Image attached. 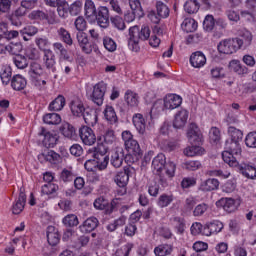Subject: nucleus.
<instances>
[{
    "instance_id": "obj_1",
    "label": "nucleus",
    "mask_w": 256,
    "mask_h": 256,
    "mask_svg": "<svg viewBox=\"0 0 256 256\" xmlns=\"http://www.w3.org/2000/svg\"><path fill=\"white\" fill-rule=\"evenodd\" d=\"M241 142L235 140H226L225 151L222 152V159L229 167H239V160L241 155Z\"/></svg>"
},
{
    "instance_id": "obj_2",
    "label": "nucleus",
    "mask_w": 256,
    "mask_h": 256,
    "mask_svg": "<svg viewBox=\"0 0 256 256\" xmlns=\"http://www.w3.org/2000/svg\"><path fill=\"white\" fill-rule=\"evenodd\" d=\"M122 139L128 152L126 159H129L131 157L130 161L132 163H135V161H139L141 157V146H139V142H137V140L133 138V134L131 133V131H123Z\"/></svg>"
},
{
    "instance_id": "obj_3",
    "label": "nucleus",
    "mask_w": 256,
    "mask_h": 256,
    "mask_svg": "<svg viewBox=\"0 0 256 256\" xmlns=\"http://www.w3.org/2000/svg\"><path fill=\"white\" fill-rule=\"evenodd\" d=\"M29 75L32 79L33 85H35L39 91L47 89V81L41 79V77L45 75V71L43 70V66H41V64L37 62L31 63Z\"/></svg>"
},
{
    "instance_id": "obj_4",
    "label": "nucleus",
    "mask_w": 256,
    "mask_h": 256,
    "mask_svg": "<svg viewBox=\"0 0 256 256\" xmlns=\"http://www.w3.org/2000/svg\"><path fill=\"white\" fill-rule=\"evenodd\" d=\"M241 47H243V39L229 38L219 42L218 51L224 55H233V53H237Z\"/></svg>"
},
{
    "instance_id": "obj_5",
    "label": "nucleus",
    "mask_w": 256,
    "mask_h": 256,
    "mask_svg": "<svg viewBox=\"0 0 256 256\" xmlns=\"http://www.w3.org/2000/svg\"><path fill=\"white\" fill-rule=\"evenodd\" d=\"M108 151L109 148L104 144L95 148L94 159H96L95 163L99 171H105V169H107V165H109V156H107Z\"/></svg>"
},
{
    "instance_id": "obj_6",
    "label": "nucleus",
    "mask_w": 256,
    "mask_h": 256,
    "mask_svg": "<svg viewBox=\"0 0 256 256\" xmlns=\"http://www.w3.org/2000/svg\"><path fill=\"white\" fill-rule=\"evenodd\" d=\"M187 137L189 143L191 145H201L203 141V134H201V130H199V126L195 123H191L188 127Z\"/></svg>"
},
{
    "instance_id": "obj_7",
    "label": "nucleus",
    "mask_w": 256,
    "mask_h": 256,
    "mask_svg": "<svg viewBox=\"0 0 256 256\" xmlns=\"http://www.w3.org/2000/svg\"><path fill=\"white\" fill-rule=\"evenodd\" d=\"M107 91V84L100 82L93 87V92L91 99L93 103L98 106L103 105V99L105 97V92Z\"/></svg>"
},
{
    "instance_id": "obj_8",
    "label": "nucleus",
    "mask_w": 256,
    "mask_h": 256,
    "mask_svg": "<svg viewBox=\"0 0 256 256\" xmlns=\"http://www.w3.org/2000/svg\"><path fill=\"white\" fill-rule=\"evenodd\" d=\"M79 135L82 143L84 145H95L97 142V136H95V132L93 129L89 128L88 126H83L79 129Z\"/></svg>"
},
{
    "instance_id": "obj_9",
    "label": "nucleus",
    "mask_w": 256,
    "mask_h": 256,
    "mask_svg": "<svg viewBox=\"0 0 256 256\" xmlns=\"http://www.w3.org/2000/svg\"><path fill=\"white\" fill-rule=\"evenodd\" d=\"M167 163V158L165 157V154L160 153L158 154L152 161V171L154 175H158L159 177H163L165 173V165Z\"/></svg>"
},
{
    "instance_id": "obj_10",
    "label": "nucleus",
    "mask_w": 256,
    "mask_h": 256,
    "mask_svg": "<svg viewBox=\"0 0 256 256\" xmlns=\"http://www.w3.org/2000/svg\"><path fill=\"white\" fill-rule=\"evenodd\" d=\"M96 21L99 27L107 29L109 27V8L106 6H100L96 10Z\"/></svg>"
},
{
    "instance_id": "obj_11",
    "label": "nucleus",
    "mask_w": 256,
    "mask_h": 256,
    "mask_svg": "<svg viewBox=\"0 0 256 256\" xmlns=\"http://www.w3.org/2000/svg\"><path fill=\"white\" fill-rule=\"evenodd\" d=\"M223 227V222L219 220L209 222L204 226L203 235H206V237H210V235H217V233H221V231H223Z\"/></svg>"
},
{
    "instance_id": "obj_12",
    "label": "nucleus",
    "mask_w": 256,
    "mask_h": 256,
    "mask_svg": "<svg viewBox=\"0 0 256 256\" xmlns=\"http://www.w3.org/2000/svg\"><path fill=\"white\" fill-rule=\"evenodd\" d=\"M125 159V150L123 147H116L111 155V165L115 167V169H119L123 165V161Z\"/></svg>"
},
{
    "instance_id": "obj_13",
    "label": "nucleus",
    "mask_w": 256,
    "mask_h": 256,
    "mask_svg": "<svg viewBox=\"0 0 256 256\" xmlns=\"http://www.w3.org/2000/svg\"><path fill=\"white\" fill-rule=\"evenodd\" d=\"M187 119H189V111L186 109L179 110L174 116L173 127L183 129L187 125Z\"/></svg>"
},
{
    "instance_id": "obj_14",
    "label": "nucleus",
    "mask_w": 256,
    "mask_h": 256,
    "mask_svg": "<svg viewBox=\"0 0 256 256\" xmlns=\"http://www.w3.org/2000/svg\"><path fill=\"white\" fill-rule=\"evenodd\" d=\"M181 103H183V98L177 94H168L164 98L165 109H177V107L181 106Z\"/></svg>"
},
{
    "instance_id": "obj_15",
    "label": "nucleus",
    "mask_w": 256,
    "mask_h": 256,
    "mask_svg": "<svg viewBox=\"0 0 256 256\" xmlns=\"http://www.w3.org/2000/svg\"><path fill=\"white\" fill-rule=\"evenodd\" d=\"M25 203H27V195L21 191L18 198L12 204L11 211L13 215H21L23 209H25Z\"/></svg>"
},
{
    "instance_id": "obj_16",
    "label": "nucleus",
    "mask_w": 256,
    "mask_h": 256,
    "mask_svg": "<svg viewBox=\"0 0 256 256\" xmlns=\"http://www.w3.org/2000/svg\"><path fill=\"white\" fill-rule=\"evenodd\" d=\"M40 135H43V145L47 148H53L57 145V141H59V136L55 132H49L45 129H42Z\"/></svg>"
},
{
    "instance_id": "obj_17",
    "label": "nucleus",
    "mask_w": 256,
    "mask_h": 256,
    "mask_svg": "<svg viewBox=\"0 0 256 256\" xmlns=\"http://www.w3.org/2000/svg\"><path fill=\"white\" fill-rule=\"evenodd\" d=\"M207 63V58L205 57V54L201 51H197L192 53L190 56V65L194 67L195 69H201V67H205V64Z\"/></svg>"
},
{
    "instance_id": "obj_18",
    "label": "nucleus",
    "mask_w": 256,
    "mask_h": 256,
    "mask_svg": "<svg viewBox=\"0 0 256 256\" xmlns=\"http://www.w3.org/2000/svg\"><path fill=\"white\" fill-rule=\"evenodd\" d=\"M129 173H131V170L129 168H124L123 171L116 173V175L114 176V182L118 187H127L129 183Z\"/></svg>"
},
{
    "instance_id": "obj_19",
    "label": "nucleus",
    "mask_w": 256,
    "mask_h": 256,
    "mask_svg": "<svg viewBox=\"0 0 256 256\" xmlns=\"http://www.w3.org/2000/svg\"><path fill=\"white\" fill-rule=\"evenodd\" d=\"M0 51L1 53H10V55L20 56L19 53L23 51V45L19 42L17 43H10L8 45L0 44Z\"/></svg>"
},
{
    "instance_id": "obj_20",
    "label": "nucleus",
    "mask_w": 256,
    "mask_h": 256,
    "mask_svg": "<svg viewBox=\"0 0 256 256\" xmlns=\"http://www.w3.org/2000/svg\"><path fill=\"white\" fill-rule=\"evenodd\" d=\"M86 110L87 108H85L81 100L74 99L70 102V111L74 117H83Z\"/></svg>"
},
{
    "instance_id": "obj_21",
    "label": "nucleus",
    "mask_w": 256,
    "mask_h": 256,
    "mask_svg": "<svg viewBox=\"0 0 256 256\" xmlns=\"http://www.w3.org/2000/svg\"><path fill=\"white\" fill-rule=\"evenodd\" d=\"M43 61L45 67L51 69L52 73L57 71V68L55 67L57 61H55V53H53L52 50H45Z\"/></svg>"
},
{
    "instance_id": "obj_22",
    "label": "nucleus",
    "mask_w": 256,
    "mask_h": 256,
    "mask_svg": "<svg viewBox=\"0 0 256 256\" xmlns=\"http://www.w3.org/2000/svg\"><path fill=\"white\" fill-rule=\"evenodd\" d=\"M94 207L99 211H106L108 215L113 213V204L109 203V200L103 197H99L94 201Z\"/></svg>"
},
{
    "instance_id": "obj_23",
    "label": "nucleus",
    "mask_w": 256,
    "mask_h": 256,
    "mask_svg": "<svg viewBox=\"0 0 256 256\" xmlns=\"http://www.w3.org/2000/svg\"><path fill=\"white\" fill-rule=\"evenodd\" d=\"M60 155L53 150H44L39 156L38 159L43 163L48 161L49 163H57L60 159Z\"/></svg>"
},
{
    "instance_id": "obj_24",
    "label": "nucleus",
    "mask_w": 256,
    "mask_h": 256,
    "mask_svg": "<svg viewBox=\"0 0 256 256\" xmlns=\"http://www.w3.org/2000/svg\"><path fill=\"white\" fill-rule=\"evenodd\" d=\"M27 15L26 9L20 4V6L10 15L9 21L15 25L16 27H19L21 25V17H25Z\"/></svg>"
},
{
    "instance_id": "obj_25",
    "label": "nucleus",
    "mask_w": 256,
    "mask_h": 256,
    "mask_svg": "<svg viewBox=\"0 0 256 256\" xmlns=\"http://www.w3.org/2000/svg\"><path fill=\"white\" fill-rule=\"evenodd\" d=\"M97 225H99V220L95 217H90L80 226V231L82 233H91V231L97 229Z\"/></svg>"
},
{
    "instance_id": "obj_26",
    "label": "nucleus",
    "mask_w": 256,
    "mask_h": 256,
    "mask_svg": "<svg viewBox=\"0 0 256 256\" xmlns=\"http://www.w3.org/2000/svg\"><path fill=\"white\" fill-rule=\"evenodd\" d=\"M133 125L140 135L145 134L146 122L143 114H135L132 118Z\"/></svg>"
},
{
    "instance_id": "obj_27",
    "label": "nucleus",
    "mask_w": 256,
    "mask_h": 256,
    "mask_svg": "<svg viewBox=\"0 0 256 256\" xmlns=\"http://www.w3.org/2000/svg\"><path fill=\"white\" fill-rule=\"evenodd\" d=\"M47 240L49 245H51L52 247L58 245L59 241L61 240L59 232L53 226H48L47 228Z\"/></svg>"
},
{
    "instance_id": "obj_28",
    "label": "nucleus",
    "mask_w": 256,
    "mask_h": 256,
    "mask_svg": "<svg viewBox=\"0 0 256 256\" xmlns=\"http://www.w3.org/2000/svg\"><path fill=\"white\" fill-rule=\"evenodd\" d=\"M218 203L227 213H234V211H237V204L233 198H221Z\"/></svg>"
},
{
    "instance_id": "obj_29",
    "label": "nucleus",
    "mask_w": 256,
    "mask_h": 256,
    "mask_svg": "<svg viewBox=\"0 0 256 256\" xmlns=\"http://www.w3.org/2000/svg\"><path fill=\"white\" fill-rule=\"evenodd\" d=\"M82 117L86 125H90L91 127H95V125H97V112H95V110L86 108V110L82 114Z\"/></svg>"
},
{
    "instance_id": "obj_30",
    "label": "nucleus",
    "mask_w": 256,
    "mask_h": 256,
    "mask_svg": "<svg viewBox=\"0 0 256 256\" xmlns=\"http://www.w3.org/2000/svg\"><path fill=\"white\" fill-rule=\"evenodd\" d=\"M0 37H4V39H17L19 37V31L16 30H7V23H0Z\"/></svg>"
},
{
    "instance_id": "obj_31",
    "label": "nucleus",
    "mask_w": 256,
    "mask_h": 256,
    "mask_svg": "<svg viewBox=\"0 0 256 256\" xmlns=\"http://www.w3.org/2000/svg\"><path fill=\"white\" fill-rule=\"evenodd\" d=\"M239 170L241 171L242 175L244 177H247V179H256V168L255 166L249 165V164H241L239 166Z\"/></svg>"
},
{
    "instance_id": "obj_32",
    "label": "nucleus",
    "mask_w": 256,
    "mask_h": 256,
    "mask_svg": "<svg viewBox=\"0 0 256 256\" xmlns=\"http://www.w3.org/2000/svg\"><path fill=\"white\" fill-rule=\"evenodd\" d=\"M11 86L14 89V91H23L25 87H27V80L23 78L21 75H15L12 78Z\"/></svg>"
},
{
    "instance_id": "obj_33",
    "label": "nucleus",
    "mask_w": 256,
    "mask_h": 256,
    "mask_svg": "<svg viewBox=\"0 0 256 256\" xmlns=\"http://www.w3.org/2000/svg\"><path fill=\"white\" fill-rule=\"evenodd\" d=\"M201 144H192V146H188L184 149V155L186 157H195L196 155H203L205 153V149H203Z\"/></svg>"
},
{
    "instance_id": "obj_34",
    "label": "nucleus",
    "mask_w": 256,
    "mask_h": 256,
    "mask_svg": "<svg viewBox=\"0 0 256 256\" xmlns=\"http://www.w3.org/2000/svg\"><path fill=\"white\" fill-rule=\"evenodd\" d=\"M124 99L130 107H137L139 105V96L131 90L125 92Z\"/></svg>"
},
{
    "instance_id": "obj_35",
    "label": "nucleus",
    "mask_w": 256,
    "mask_h": 256,
    "mask_svg": "<svg viewBox=\"0 0 256 256\" xmlns=\"http://www.w3.org/2000/svg\"><path fill=\"white\" fill-rule=\"evenodd\" d=\"M230 70L238 75H247L248 69L238 60H232L229 64Z\"/></svg>"
},
{
    "instance_id": "obj_36",
    "label": "nucleus",
    "mask_w": 256,
    "mask_h": 256,
    "mask_svg": "<svg viewBox=\"0 0 256 256\" xmlns=\"http://www.w3.org/2000/svg\"><path fill=\"white\" fill-rule=\"evenodd\" d=\"M181 28L185 33H193L197 31V22L193 18H186L181 24Z\"/></svg>"
},
{
    "instance_id": "obj_37",
    "label": "nucleus",
    "mask_w": 256,
    "mask_h": 256,
    "mask_svg": "<svg viewBox=\"0 0 256 256\" xmlns=\"http://www.w3.org/2000/svg\"><path fill=\"white\" fill-rule=\"evenodd\" d=\"M156 256H167L173 253V246L171 244H161L154 249Z\"/></svg>"
},
{
    "instance_id": "obj_38",
    "label": "nucleus",
    "mask_w": 256,
    "mask_h": 256,
    "mask_svg": "<svg viewBox=\"0 0 256 256\" xmlns=\"http://www.w3.org/2000/svg\"><path fill=\"white\" fill-rule=\"evenodd\" d=\"M65 107V97L63 95H59L49 104L50 111H61Z\"/></svg>"
},
{
    "instance_id": "obj_39",
    "label": "nucleus",
    "mask_w": 256,
    "mask_h": 256,
    "mask_svg": "<svg viewBox=\"0 0 256 256\" xmlns=\"http://www.w3.org/2000/svg\"><path fill=\"white\" fill-rule=\"evenodd\" d=\"M56 7L59 17H61L62 19H67V17L69 16V3L65 0H61L60 2H58V5H56Z\"/></svg>"
},
{
    "instance_id": "obj_40",
    "label": "nucleus",
    "mask_w": 256,
    "mask_h": 256,
    "mask_svg": "<svg viewBox=\"0 0 256 256\" xmlns=\"http://www.w3.org/2000/svg\"><path fill=\"white\" fill-rule=\"evenodd\" d=\"M218 187H219V180L215 178H211L204 181L201 184L200 189L202 191H215V189H218Z\"/></svg>"
},
{
    "instance_id": "obj_41",
    "label": "nucleus",
    "mask_w": 256,
    "mask_h": 256,
    "mask_svg": "<svg viewBox=\"0 0 256 256\" xmlns=\"http://www.w3.org/2000/svg\"><path fill=\"white\" fill-rule=\"evenodd\" d=\"M60 131L64 137L67 139H75V127L69 123H64L60 127Z\"/></svg>"
},
{
    "instance_id": "obj_42",
    "label": "nucleus",
    "mask_w": 256,
    "mask_h": 256,
    "mask_svg": "<svg viewBox=\"0 0 256 256\" xmlns=\"http://www.w3.org/2000/svg\"><path fill=\"white\" fill-rule=\"evenodd\" d=\"M57 33L60 41H63L66 45H73V38H71V33L67 29L61 27L57 30Z\"/></svg>"
},
{
    "instance_id": "obj_43",
    "label": "nucleus",
    "mask_w": 256,
    "mask_h": 256,
    "mask_svg": "<svg viewBox=\"0 0 256 256\" xmlns=\"http://www.w3.org/2000/svg\"><path fill=\"white\" fill-rule=\"evenodd\" d=\"M43 121L46 125H59V123H61V115L57 113H48L43 116Z\"/></svg>"
},
{
    "instance_id": "obj_44",
    "label": "nucleus",
    "mask_w": 256,
    "mask_h": 256,
    "mask_svg": "<svg viewBox=\"0 0 256 256\" xmlns=\"http://www.w3.org/2000/svg\"><path fill=\"white\" fill-rule=\"evenodd\" d=\"M199 7L200 5L199 2H197V0H187L184 4V10L189 15L197 13V11H199Z\"/></svg>"
},
{
    "instance_id": "obj_45",
    "label": "nucleus",
    "mask_w": 256,
    "mask_h": 256,
    "mask_svg": "<svg viewBox=\"0 0 256 256\" xmlns=\"http://www.w3.org/2000/svg\"><path fill=\"white\" fill-rule=\"evenodd\" d=\"M228 135L230 137L228 141H238V142L243 141V132L233 126H230L228 128Z\"/></svg>"
},
{
    "instance_id": "obj_46",
    "label": "nucleus",
    "mask_w": 256,
    "mask_h": 256,
    "mask_svg": "<svg viewBox=\"0 0 256 256\" xmlns=\"http://www.w3.org/2000/svg\"><path fill=\"white\" fill-rule=\"evenodd\" d=\"M84 11H85L86 17H95L97 13L95 2H93V0H86L84 4Z\"/></svg>"
},
{
    "instance_id": "obj_47",
    "label": "nucleus",
    "mask_w": 256,
    "mask_h": 256,
    "mask_svg": "<svg viewBox=\"0 0 256 256\" xmlns=\"http://www.w3.org/2000/svg\"><path fill=\"white\" fill-rule=\"evenodd\" d=\"M156 11L158 17H161L162 19H167V17H169V7L161 1L156 3Z\"/></svg>"
},
{
    "instance_id": "obj_48",
    "label": "nucleus",
    "mask_w": 256,
    "mask_h": 256,
    "mask_svg": "<svg viewBox=\"0 0 256 256\" xmlns=\"http://www.w3.org/2000/svg\"><path fill=\"white\" fill-rule=\"evenodd\" d=\"M173 203V195H168V194H162L159 196L157 205L161 209H164L165 207H169Z\"/></svg>"
},
{
    "instance_id": "obj_49",
    "label": "nucleus",
    "mask_w": 256,
    "mask_h": 256,
    "mask_svg": "<svg viewBox=\"0 0 256 256\" xmlns=\"http://www.w3.org/2000/svg\"><path fill=\"white\" fill-rule=\"evenodd\" d=\"M171 225L175 227V229L178 231L180 235H183L185 232V220L180 217H174L171 219Z\"/></svg>"
},
{
    "instance_id": "obj_50",
    "label": "nucleus",
    "mask_w": 256,
    "mask_h": 256,
    "mask_svg": "<svg viewBox=\"0 0 256 256\" xmlns=\"http://www.w3.org/2000/svg\"><path fill=\"white\" fill-rule=\"evenodd\" d=\"M105 119L109 121V123H117V113H115V108L112 106H107L104 110Z\"/></svg>"
},
{
    "instance_id": "obj_51",
    "label": "nucleus",
    "mask_w": 256,
    "mask_h": 256,
    "mask_svg": "<svg viewBox=\"0 0 256 256\" xmlns=\"http://www.w3.org/2000/svg\"><path fill=\"white\" fill-rule=\"evenodd\" d=\"M60 179L63 183H71V181H74L75 179V173H73L71 168H64L60 174Z\"/></svg>"
},
{
    "instance_id": "obj_52",
    "label": "nucleus",
    "mask_w": 256,
    "mask_h": 256,
    "mask_svg": "<svg viewBox=\"0 0 256 256\" xmlns=\"http://www.w3.org/2000/svg\"><path fill=\"white\" fill-rule=\"evenodd\" d=\"M66 227H77L79 225V218L75 214H68L62 220Z\"/></svg>"
},
{
    "instance_id": "obj_53",
    "label": "nucleus",
    "mask_w": 256,
    "mask_h": 256,
    "mask_svg": "<svg viewBox=\"0 0 256 256\" xmlns=\"http://www.w3.org/2000/svg\"><path fill=\"white\" fill-rule=\"evenodd\" d=\"M53 50L55 51V53H59L62 59L69 61V54L67 53V49H65V46H63L62 43L55 42L53 44Z\"/></svg>"
},
{
    "instance_id": "obj_54",
    "label": "nucleus",
    "mask_w": 256,
    "mask_h": 256,
    "mask_svg": "<svg viewBox=\"0 0 256 256\" xmlns=\"http://www.w3.org/2000/svg\"><path fill=\"white\" fill-rule=\"evenodd\" d=\"M175 171H177V164L173 161H168L164 166V173L169 177V179H173L175 177Z\"/></svg>"
},
{
    "instance_id": "obj_55",
    "label": "nucleus",
    "mask_w": 256,
    "mask_h": 256,
    "mask_svg": "<svg viewBox=\"0 0 256 256\" xmlns=\"http://www.w3.org/2000/svg\"><path fill=\"white\" fill-rule=\"evenodd\" d=\"M103 46L106 51H109V53H114V51H117V43H115V40H113V38L104 37Z\"/></svg>"
},
{
    "instance_id": "obj_56",
    "label": "nucleus",
    "mask_w": 256,
    "mask_h": 256,
    "mask_svg": "<svg viewBox=\"0 0 256 256\" xmlns=\"http://www.w3.org/2000/svg\"><path fill=\"white\" fill-rule=\"evenodd\" d=\"M47 17V13L43 12L42 10H33L28 14V19L31 21H45Z\"/></svg>"
},
{
    "instance_id": "obj_57",
    "label": "nucleus",
    "mask_w": 256,
    "mask_h": 256,
    "mask_svg": "<svg viewBox=\"0 0 256 256\" xmlns=\"http://www.w3.org/2000/svg\"><path fill=\"white\" fill-rule=\"evenodd\" d=\"M68 8H69L70 15H73V16L79 15V13H81L83 9V1L76 0L74 3L68 6Z\"/></svg>"
},
{
    "instance_id": "obj_58",
    "label": "nucleus",
    "mask_w": 256,
    "mask_h": 256,
    "mask_svg": "<svg viewBox=\"0 0 256 256\" xmlns=\"http://www.w3.org/2000/svg\"><path fill=\"white\" fill-rule=\"evenodd\" d=\"M11 67H4L0 72V79L3 85H9V81H11Z\"/></svg>"
},
{
    "instance_id": "obj_59",
    "label": "nucleus",
    "mask_w": 256,
    "mask_h": 256,
    "mask_svg": "<svg viewBox=\"0 0 256 256\" xmlns=\"http://www.w3.org/2000/svg\"><path fill=\"white\" fill-rule=\"evenodd\" d=\"M129 41H131L132 43H139L140 41L139 26L130 27Z\"/></svg>"
},
{
    "instance_id": "obj_60",
    "label": "nucleus",
    "mask_w": 256,
    "mask_h": 256,
    "mask_svg": "<svg viewBox=\"0 0 256 256\" xmlns=\"http://www.w3.org/2000/svg\"><path fill=\"white\" fill-rule=\"evenodd\" d=\"M59 190V186L53 183H47L42 186L43 195H53V193H57Z\"/></svg>"
},
{
    "instance_id": "obj_61",
    "label": "nucleus",
    "mask_w": 256,
    "mask_h": 256,
    "mask_svg": "<svg viewBox=\"0 0 256 256\" xmlns=\"http://www.w3.org/2000/svg\"><path fill=\"white\" fill-rule=\"evenodd\" d=\"M129 6L133 12L138 14V17H143V8L139 0H129Z\"/></svg>"
},
{
    "instance_id": "obj_62",
    "label": "nucleus",
    "mask_w": 256,
    "mask_h": 256,
    "mask_svg": "<svg viewBox=\"0 0 256 256\" xmlns=\"http://www.w3.org/2000/svg\"><path fill=\"white\" fill-rule=\"evenodd\" d=\"M203 27L205 31H211L212 29H215V18H213V15H207L203 21Z\"/></svg>"
},
{
    "instance_id": "obj_63",
    "label": "nucleus",
    "mask_w": 256,
    "mask_h": 256,
    "mask_svg": "<svg viewBox=\"0 0 256 256\" xmlns=\"http://www.w3.org/2000/svg\"><path fill=\"white\" fill-rule=\"evenodd\" d=\"M245 143L247 147L256 149V132H250L245 138Z\"/></svg>"
},
{
    "instance_id": "obj_64",
    "label": "nucleus",
    "mask_w": 256,
    "mask_h": 256,
    "mask_svg": "<svg viewBox=\"0 0 256 256\" xmlns=\"http://www.w3.org/2000/svg\"><path fill=\"white\" fill-rule=\"evenodd\" d=\"M133 244H126L123 248L115 252V256H129L131 251H133Z\"/></svg>"
}]
</instances>
